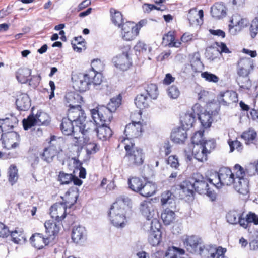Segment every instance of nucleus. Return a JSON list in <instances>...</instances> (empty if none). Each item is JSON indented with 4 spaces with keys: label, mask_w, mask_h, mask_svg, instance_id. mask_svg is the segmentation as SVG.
<instances>
[{
    "label": "nucleus",
    "mask_w": 258,
    "mask_h": 258,
    "mask_svg": "<svg viewBox=\"0 0 258 258\" xmlns=\"http://www.w3.org/2000/svg\"><path fill=\"white\" fill-rule=\"evenodd\" d=\"M73 174H69L61 171L59 172L57 180L61 185H68L71 183Z\"/></svg>",
    "instance_id": "nucleus-50"
},
{
    "label": "nucleus",
    "mask_w": 258,
    "mask_h": 258,
    "mask_svg": "<svg viewBox=\"0 0 258 258\" xmlns=\"http://www.w3.org/2000/svg\"><path fill=\"white\" fill-rule=\"evenodd\" d=\"M219 183H214L213 179L203 176L199 172L194 173L188 180H185L179 185L180 189L186 197H194L195 192L206 195L212 202L216 201L217 194L213 188H219Z\"/></svg>",
    "instance_id": "nucleus-1"
},
{
    "label": "nucleus",
    "mask_w": 258,
    "mask_h": 258,
    "mask_svg": "<svg viewBox=\"0 0 258 258\" xmlns=\"http://www.w3.org/2000/svg\"><path fill=\"white\" fill-rule=\"evenodd\" d=\"M161 231L160 228L157 227H150L149 230L148 241L153 246L158 245L161 238Z\"/></svg>",
    "instance_id": "nucleus-27"
},
{
    "label": "nucleus",
    "mask_w": 258,
    "mask_h": 258,
    "mask_svg": "<svg viewBox=\"0 0 258 258\" xmlns=\"http://www.w3.org/2000/svg\"><path fill=\"white\" fill-rule=\"evenodd\" d=\"M35 116L37 124L39 125L47 126L50 122V118L49 115L42 110H38Z\"/></svg>",
    "instance_id": "nucleus-39"
},
{
    "label": "nucleus",
    "mask_w": 258,
    "mask_h": 258,
    "mask_svg": "<svg viewBox=\"0 0 258 258\" xmlns=\"http://www.w3.org/2000/svg\"><path fill=\"white\" fill-rule=\"evenodd\" d=\"M195 115L192 113H186L180 120L181 127L189 130L193 126L195 122Z\"/></svg>",
    "instance_id": "nucleus-36"
},
{
    "label": "nucleus",
    "mask_w": 258,
    "mask_h": 258,
    "mask_svg": "<svg viewBox=\"0 0 258 258\" xmlns=\"http://www.w3.org/2000/svg\"><path fill=\"white\" fill-rule=\"evenodd\" d=\"M247 228L249 239H258V229L254 227H245Z\"/></svg>",
    "instance_id": "nucleus-62"
},
{
    "label": "nucleus",
    "mask_w": 258,
    "mask_h": 258,
    "mask_svg": "<svg viewBox=\"0 0 258 258\" xmlns=\"http://www.w3.org/2000/svg\"><path fill=\"white\" fill-rule=\"evenodd\" d=\"M145 90L148 97L152 99H156L158 96V87L156 84L151 83L145 87Z\"/></svg>",
    "instance_id": "nucleus-46"
},
{
    "label": "nucleus",
    "mask_w": 258,
    "mask_h": 258,
    "mask_svg": "<svg viewBox=\"0 0 258 258\" xmlns=\"http://www.w3.org/2000/svg\"><path fill=\"white\" fill-rule=\"evenodd\" d=\"M122 99V96L119 94L111 98L107 106L98 105L95 108L91 109V114L97 115L101 118V120L111 122L113 118L112 113L115 112L120 106Z\"/></svg>",
    "instance_id": "nucleus-5"
},
{
    "label": "nucleus",
    "mask_w": 258,
    "mask_h": 258,
    "mask_svg": "<svg viewBox=\"0 0 258 258\" xmlns=\"http://www.w3.org/2000/svg\"><path fill=\"white\" fill-rule=\"evenodd\" d=\"M135 104L140 109L147 108L149 106V98L143 94H139L135 99Z\"/></svg>",
    "instance_id": "nucleus-41"
},
{
    "label": "nucleus",
    "mask_w": 258,
    "mask_h": 258,
    "mask_svg": "<svg viewBox=\"0 0 258 258\" xmlns=\"http://www.w3.org/2000/svg\"><path fill=\"white\" fill-rule=\"evenodd\" d=\"M132 203L131 200L127 197H118L110 207L108 214L126 215L131 212Z\"/></svg>",
    "instance_id": "nucleus-11"
},
{
    "label": "nucleus",
    "mask_w": 258,
    "mask_h": 258,
    "mask_svg": "<svg viewBox=\"0 0 258 258\" xmlns=\"http://www.w3.org/2000/svg\"><path fill=\"white\" fill-rule=\"evenodd\" d=\"M241 31L240 28H239L237 24L233 23V20H230V24L229 25V33L235 35Z\"/></svg>",
    "instance_id": "nucleus-63"
},
{
    "label": "nucleus",
    "mask_w": 258,
    "mask_h": 258,
    "mask_svg": "<svg viewBox=\"0 0 258 258\" xmlns=\"http://www.w3.org/2000/svg\"><path fill=\"white\" fill-rule=\"evenodd\" d=\"M256 135L257 134L255 131L249 130L243 132L241 137L245 140L246 144H249L253 143V141L255 139Z\"/></svg>",
    "instance_id": "nucleus-48"
},
{
    "label": "nucleus",
    "mask_w": 258,
    "mask_h": 258,
    "mask_svg": "<svg viewBox=\"0 0 258 258\" xmlns=\"http://www.w3.org/2000/svg\"><path fill=\"white\" fill-rule=\"evenodd\" d=\"M187 130L182 127L174 128L171 133V140L176 144L184 143L187 138Z\"/></svg>",
    "instance_id": "nucleus-21"
},
{
    "label": "nucleus",
    "mask_w": 258,
    "mask_h": 258,
    "mask_svg": "<svg viewBox=\"0 0 258 258\" xmlns=\"http://www.w3.org/2000/svg\"><path fill=\"white\" fill-rule=\"evenodd\" d=\"M204 131H199L195 133L191 137V144L189 146L201 144L205 139L204 137Z\"/></svg>",
    "instance_id": "nucleus-55"
},
{
    "label": "nucleus",
    "mask_w": 258,
    "mask_h": 258,
    "mask_svg": "<svg viewBox=\"0 0 258 258\" xmlns=\"http://www.w3.org/2000/svg\"><path fill=\"white\" fill-rule=\"evenodd\" d=\"M65 99L66 104L70 108L68 110L69 115L71 117L72 114L78 115L77 118L74 121L76 123L82 124V123L80 122L86 118L81 105L83 102V97L78 93L71 91L66 93Z\"/></svg>",
    "instance_id": "nucleus-4"
},
{
    "label": "nucleus",
    "mask_w": 258,
    "mask_h": 258,
    "mask_svg": "<svg viewBox=\"0 0 258 258\" xmlns=\"http://www.w3.org/2000/svg\"><path fill=\"white\" fill-rule=\"evenodd\" d=\"M198 99L201 102L208 103L209 101V92L202 90L198 93Z\"/></svg>",
    "instance_id": "nucleus-64"
},
{
    "label": "nucleus",
    "mask_w": 258,
    "mask_h": 258,
    "mask_svg": "<svg viewBox=\"0 0 258 258\" xmlns=\"http://www.w3.org/2000/svg\"><path fill=\"white\" fill-rule=\"evenodd\" d=\"M164 210L161 213V217L165 225L171 224L175 219V212L179 211H174L173 209H163Z\"/></svg>",
    "instance_id": "nucleus-30"
},
{
    "label": "nucleus",
    "mask_w": 258,
    "mask_h": 258,
    "mask_svg": "<svg viewBox=\"0 0 258 258\" xmlns=\"http://www.w3.org/2000/svg\"><path fill=\"white\" fill-rule=\"evenodd\" d=\"M167 163L175 169H177L179 165L178 157L176 155L170 156L167 160Z\"/></svg>",
    "instance_id": "nucleus-60"
},
{
    "label": "nucleus",
    "mask_w": 258,
    "mask_h": 258,
    "mask_svg": "<svg viewBox=\"0 0 258 258\" xmlns=\"http://www.w3.org/2000/svg\"><path fill=\"white\" fill-rule=\"evenodd\" d=\"M54 141H56V136H51L49 146L45 147L40 154L41 159L47 163H51L54 157L59 153L56 144L53 142Z\"/></svg>",
    "instance_id": "nucleus-14"
},
{
    "label": "nucleus",
    "mask_w": 258,
    "mask_h": 258,
    "mask_svg": "<svg viewBox=\"0 0 258 258\" xmlns=\"http://www.w3.org/2000/svg\"><path fill=\"white\" fill-rule=\"evenodd\" d=\"M200 144L203 148H204L206 149V152L207 155L210 154L212 151H213L217 146L216 140L214 138H211L209 139H205Z\"/></svg>",
    "instance_id": "nucleus-44"
},
{
    "label": "nucleus",
    "mask_w": 258,
    "mask_h": 258,
    "mask_svg": "<svg viewBox=\"0 0 258 258\" xmlns=\"http://www.w3.org/2000/svg\"><path fill=\"white\" fill-rule=\"evenodd\" d=\"M156 185L151 182H144L140 194L144 197H149L156 192Z\"/></svg>",
    "instance_id": "nucleus-31"
},
{
    "label": "nucleus",
    "mask_w": 258,
    "mask_h": 258,
    "mask_svg": "<svg viewBox=\"0 0 258 258\" xmlns=\"http://www.w3.org/2000/svg\"><path fill=\"white\" fill-rule=\"evenodd\" d=\"M211 14L213 17L219 19L225 16L226 12L223 6L217 3L211 8Z\"/></svg>",
    "instance_id": "nucleus-40"
},
{
    "label": "nucleus",
    "mask_w": 258,
    "mask_h": 258,
    "mask_svg": "<svg viewBox=\"0 0 258 258\" xmlns=\"http://www.w3.org/2000/svg\"><path fill=\"white\" fill-rule=\"evenodd\" d=\"M163 41H166L168 43V46L170 47H178L176 45L177 42L175 41V37L174 32L173 31H169L163 36Z\"/></svg>",
    "instance_id": "nucleus-51"
},
{
    "label": "nucleus",
    "mask_w": 258,
    "mask_h": 258,
    "mask_svg": "<svg viewBox=\"0 0 258 258\" xmlns=\"http://www.w3.org/2000/svg\"><path fill=\"white\" fill-rule=\"evenodd\" d=\"M144 181L139 177H133L128 179V184L129 188L133 191L140 193Z\"/></svg>",
    "instance_id": "nucleus-38"
},
{
    "label": "nucleus",
    "mask_w": 258,
    "mask_h": 258,
    "mask_svg": "<svg viewBox=\"0 0 258 258\" xmlns=\"http://www.w3.org/2000/svg\"><path fill=\"white\" fill-rule=\"evenodd\" d=\"M226 249L221 247H218L216 249H211L207 251V258H227L225 256Z\"/></svg>",
    "instance_id": "nucleus-42"
},
{
    "label": "nucleus",
    "mask_w": 258,
    "mask_h": 258,
    "mask_svg": "<svg viewBox=\"0 0 258 258\" xmlns=\"http://www.w3.org/2000/svg\"><path fill=\"white\" fill-rule=\"evenodd\" d=\"M40 80L41 76L40 75H33L29 77L28 82L30 86L33 87H36L39 85Z\"/></svg>",
    "instance_id": "nucleus-61"
},
{
    "label": "nucleus",
    "mask_w": 258,
    "mask_h": 258,
    "mask_svg": "<svg viewBox=\"0 0 258 258\" xmlns=\"http://www.w3.org/2000/svg\"><path fill=\"white\" fill-rule=\"evenodd\" d=\"M15 103L19 111H27L31 106V99L27 94L21 93L18 96Z\"/></svg>",
    "instance_id": "nucleus-23"
},
{
    "label": "nucleus",
    "mask_w": 258,
    "mask_h": 258,
    "mask_svg": "<svg viewBox=\"0 0 258 258\" xmlns=\"http://www.w3.org/2000/svg\"><path fill=\"white\" fill-rule=\"evenodd\" d=\"M18 169L16 166L11 165L9 169V181L13 185L18 179Z\"/></svg>",
    "instance_id": "nucleus-53"
},
{
    "label": "nucleus",
    "mask_w": 258,
    "mask_h": 258,
    "mask_svg": "<svg viewBox=\"0 0 258 258\" xmlns=\"http://www.w3.org/2000/svg\"><path fill=\"white\" fill-rule=\"evenodd\" d=\"M110 13L112 23L115 26L121 27V26L124 23L122 13L113 8L110 9Z\"/></svg>",
    "instance_id": "nucleus-32"
},
{
    "label": "nucleus",
    "mask_w": 258,
    "mask_h": 258,
    "mask_svg": "<svg viewBox=\"0 0 258 258\" xmlns=\"http://www.w3.org/2000/svg\"><path fill=\"white\" fill-rule=\"evenodd\" d=\"M219 184L221 185H231L235 181V175L231 169L227 167H221L216 173Z\"/></svg>",
    "instance_id": "nucleus-17"
},
{
    "label": "nucleus",
    "mask_w": 258,
    "mask_h": 258,
    "mask_svg": "<svg viewBox=\"0 0 258 258\" xmlns=\"http://www.w3.org/2000/svg\"><path fill=\"white\" fill-rule=\"evenodd\" d=\"M18 120L16 117L11 116L10 118L6 117L5 119H0V124L5 131L13 129L17 125Z\"/></svg>",
    "instance_id": "nucleus-37"
},
{
    "label": "nucleus",
    "mask_w": 258,
    "mask_h": 258,
    "mask_svg": "<svg viewBox=\"0 0 258 258\" xmlns=\"http://www.w3.org/2000/svg\"><path fill=\"white\" fill-rule=\"evenodd\" d=\"M85 149L86 153L88 155L95 154L99 150V146L94 142H87Z\"/></svg>",
    "instance_id": "nucleus-54"
},
{
    "label": "nucleus",
    "mask_w": 258,
    "mask_h": 258,
    "mask_svg": "<svg viewBox=\"0 0 258 258\" xmlns=\"http://www.w3.org/2000/svg\"><path fill=\"white\" fill-rule=\"evenodd\" d=\"M135 27L134 23L131 21H126L121 26L122 38L124 40L132 41L138 35V28Z\"/></svg>",
    "instance_id": "nucleus-19"
},
{
    "label": "nucleus",
    "mask_w": 258,
    "mask_h": 258,
    "mask_svg": "<svg viewBox=\"0 0 258 258\" xmlns=\"http://www.w3.org/2000/svg\"><path fill=\"white\" fill-rule=\"evenodd\" d=\"M122 53L113 57L112 62L114 66L121 71H127L133 65V61L130 57L131 47L129 45H123L120 46Z\"/></svg>",
    "instance_id": "nucleus-9"
},
{
    "label": "nucleus",
    "mask_w": 258,
    "mask_h": 258,
    "mask_svg": "<svg viewBox=\"0 0 258 258\" xmlns=\"http://www.w3.org/2000/svg\"><path fill=\"white\" fill-rule=\"evenodd\" d=\"M243 225L248 226V224L253 223L258 225V215L252 212H249L245 217H243Z\"/></svg>",
    "instance_id": "nucleus-47"
},
{
    "label": "nucleus",
    "mask_w": 258,
    "mask_h": 258,
    "mask_svg": "<svg viewBox=\"0 0 258 258\" xmlns=\"http://www.w3.org/2000/svg\"><path fill=\"white\" fill-rule=\"evenodd\" d=\"M78 117V115L75 114H72V116L70 117L68 114L67 117H63L62 119L61 122L60 124V129L62 133L66 136H72L74 135L75 130H78L79 132H81L83 135H86L88 132V128H86V125L85 123L86 119L80 123L82 124L76 123L74 120Z\"/></svg>",
    "instance_id": "nucleus-8"
},
{
    "label": "nucleus",
    "mask_w": 258,
    "mask_h": 258,
    "mask_svg": "<svg viewBox=\"0 0 258 258\" xmlns=\"http://www.w3.org/2000/svg\"><path fill=\"white\" fill-rule=\"evenodd\" d=\"M30 241L32 246L38 249H41L49 244L45 237L40 233L33 234L30 237Z\"/></svg>",
    "instance_id": "nucleus-24"
},
{
    "label": "nucleus",
    "mask_w": 258,
    "mask_h": 258,
    "mask_svg": "<svg viewBox=\"0 0 258 258\" xmlns=\"http://www.w3.org/2000/svg\"><path fill=\"white\" fill-rule=\"evenodd\" d=\"M45 234L44 235L49 244L54 242L60 231V227H45Z\"/></svg>",
    "instance_id": "nucleus-34"
},
{
    "label": "nucleus",
    "mask_w": 258,
    "mask_h": 258,
    "mask_svg": "<svg viewBox=\"0 0 258 258\" xmlns=\"http://www.w3.org/2000/svg\"><path fill=\"white\" fill-rule=\"evenodd\" d=\"M31 73V69L26 67L20 68L16 71V77L18 81L20 83H26L28 82Z\"/></svg>",
    "instance_id": "nucleus-29"
},
{
    "label": "nucleus",
    "mask_w": 258,
    "mask_h": 258,
    "mask_svg": "<svg viewBox=\"0 0 258 258\" xmlns=\"http://www.w3.org/2000/svg\"><path fill=\"white\" fill-rule=\"evenodd\" d=\"M211 105L216 106L214 110L210 109L209 110H205L203 113H201L198 116L201 126L204 128H207L211 126L213 121L212 116L217 115L220 111L219 106L214 103H212Z\"/></svg>",
    "instance_id": "nucleus-18"
},
{
    "label": "nucleus",
    "mask_w": 258,
    "mask_h": 258,
    "mask_svg": "<svg viewBox=\"0 0 258 258\" xmlns=\"http://www.w3.org/2000/svg\"><path fill=\"white\" fill-rule=\"evenodd\" d=\"M217 99L220 104L226 106L233 103H236L238 101L237 92L232 90L220 92L218 95Z\"/></svg>",
    "instance_id": "nucleus-20"
},
{
    "label": "nucleus",
    "mask_w": 258,
    "mask_h": 258,
    "mask_svg": "<svg viewBox=\"0 0 258 258\" xmlns=\"http://www.w3.org/2000/svg\"><path fill=\"white\" fill-rule=\"evenodd\" d=\"M177 201V198L170 190H166L161 194V204L163 209L179 211V207Z\"/></svg>",
    "instance_id": "nucleus-15"
},
{
    "label": "nucleus",
    "mask_w": 258,
    "mask_h": 258,
    "mask_svg": "<svg viewBox=\"0 0 258 258\" xmlns=\"http://www.w3.org/2000/svg\"><path fill=\"white\" fill-rule=\"evenodd\" d=\"M22 123L25 130H28L37 124L35 116L33 113L30 114L27 119H24Z\"/></svg>",
    "instance_id": "nucleus-49"
},
{
    "label": "nucleus",
    "mask_w": 258,
    "mask_h": 258,
    "mask_svg": "<svg viewBox=\"0 0 258 258\" xmlns=\"http://www.w3.org/2000/svg\"><path fill=\"white\" fill-rule=\"evenodd\" d=\"M191 69L195 72H200L204 68V64L201 60L200 54L196 52L189 56Z\"/></svg>",
    "instance_id": "nucleus-28"
},
{
    "label": "nucleus",
    "mask_w": 258,
    "mask_h": 258,
    "mask_svg": "<svg viewBox=\"0 0 258 258\" xmlns=\"http://www.w3.org/2000/svg\"><path fill=\"white\" fill-rule=\"evenodd\" d=\"M91 116L96 126L95 130L98 138L102 141L109 140L113 135V131L108 126L110 122L101 120V118L97 115L91 114Z\"/></svg>",
    "instance_id": "nucleus-12"
},
{
    "label": "nucleus",
    "mask_w": 258,
    "mask_h": 258,
    "mask_svg": "<svg viewBox=\"0 0 258 258\" xmlns=\"http://www.w3.org/2000/svg\"><path fill=\"white\" fill-rule=\"evenodd\" d=\"M184 246L192 253L199 252L201 255L206 256L208 249L202 248V240L198 236H184L182 238Z\"/></svg>",
    "instance_id": "nucleus-10"
},
{
    "label": "nucleus",
    "mask_w": 258,
    "mask_h": 258,
    "mask_svg": "<svg viewBox=\"0 0 258 258\" xmlns=\"http://www.w3.org/2000/svg\"><path fill=\"white\" fill-rule=\"evenodd\" d=\"M234 172L235 175V179H237L239 178L244 177L245 175V171L243 168L238 164H236L234 166Z\"/></svg>",
    "instance_id": "nucleus-58"
},
{
    "label": "nucleus",
    "mask_w": 258,
    "mask_h": 258,
    "mask_svg": "<svg viewBox=\"0 0 258 258\" xmlns=\"http://www.w3.org/2000/svg\"><path fill=\"white\" fill-rule=\"evenodd\" d=\"M20 141L19 134L15 131H7L4 133V137L2 143L5 144L6 142L11 143L12 148H15L19 145Z\"/></svg>",
    "instance_id": "nucleus-26"
},
{
    "label": "nucleus",
    "mask_w": 258,
    "mask_h": 258,
    "mask_svg": "<svg viewBox=\"0 0 258 258\" xmlns=\"http://www.w3.org/2000/svg\"><path fill=\"white\" fill-rule=\"evenodd\" d=\"M205 148H203L200 144L189 146V151L185 150L184 152L187 159L189 161L192 159V156L199 161H206L208 159V155Z\"/></svg>",
    "instance_id": "nucleus-13"
},
{
    "label": "nucleus",
    "mask_w": 258,
    "mask_h": 258,
    "mask_svg": "<svg viewBox=\"0 0 258 258\" xmlns=\"http://www.w3.org/2000/svg\"><path fill=\"white\" fill-rule=\"evenodd\" d=\"M235 190L239 194L246 195L249 192V180L246 178H239L233 182Z\"/></svg>",
    "instance_id": "nucleus-25"
},
{
    "label": "nucleus",
    "mask_w": 258,
    "mask_h": 258,
    "mask_svg": "<svg viewBox=\"0 0 258 258\" xmlns=\"http://www.w3.org/2000/svg\"><path fill=\"white\" fill-rule=\"evenodd\" d=\"M167 92L168 96L172 99L177 98L180 94L178 87L174 85L169 87Z\"/></svg>",
    "instance_id": "nucleus-57"
},
{
    "label": "nucleus",
    "mask_w": 258,
    "mask_h": 258,
    "mask_svg": "<svg viewBox=\"0 0 258 258\" xmlns=\"http://www.w3.org/2000/svg\"><path fill=\"white\" fill-rule=\"evenodd\" d=\"M147 48L148 50L150 52L152 50L151 47H148L144 42L142 41H139L134 47L135 51H136V54L137 55H140L141 53H143L146 52Z\"/></svg>",
    "instance_id": "nucleus-52"
},
{
    "label": "nucleus",
    "mask_w": 258,
    "mask_h": 258,
    "mask_svg": "<svg viewBox=\"0 0 258 258\" xmlns=\"http://www.w3.org/2000/svg\"><path fill=\"white\" fill-rule=\"evenodd\" d=\"M111 224L113 226H124L127 224L126 215L108 214Z\"/></svg>",
    "instance_id": "nucleus-35"
},
{
    "label": "nucleus",
    "mask_w": 258,
    "mask_h": 258,
    "mask_svg": "<svg viewBox=\"0 0 258 258\" xmlns=\"http://www.w3.org/2000/svg\"><path fill=\"white\" fill-rule=\"evenodd\" d=\"M237 69V75L236 81L240 88L243 89L249 90L251 86V82L248 76L251 71L254 69L253 60L250 58L240 60Z\"/></svg>",
    "instance_id": "nucleus-6"
},
{
    "label": "nucleus",
    "mask_w": 258,
    "mask_h": 258,
    "mask_svg": "<svg viewBox=\"0 0 258 258\" xmlns=\"http://www.w3.org/2000/svg\"><path fill=\"white\" fill-rule=\"evenodd\" d=\"M258 32V18L255 17L252 21L250 27V33L252 38H254Z\"/></svg>",
    "instance_id": "nucleus-59"
},
{
    "label": "nucleus",
    "mask_w": 258,
    "mask_h": 258,
    "mask_svg": "<svg viewBox=\"0 0 258 258\" xmlns=\"http://www.w3.org/2000/svg\"><path fill=\"white\" fill-rule=\"evenodd\" d=\"M184 253L185 251L183 249L172 246L168 249L166 255L168 258H181V256Z\"/></svg>",
    "instance_id": "nucleus-45"
},
{
    "label": "nucleus",
    "mask_w": 258,
    "mask_h": 258,
    "mask_svg": "<svg viewBox=\"0 0 258 258\" xmlns=\"http://www.w3.org/2000/svg\"><path fill=\"white\" fill-rule=\"evenodd\" d=\"M124 144L125 154L124 158L126 160L128 166L133 167L142 165L145 159L143 149L136 147L132 141L129 143H125Z\"/></svg>",
    "instance_id": "nucleus-7"
},
{
    "label": "nucleus",
    "mask_w": 258,
    "mask_h": 258,
    "mask_svg": "<svg viewBox=\"0 0 258 258\" xmlns=\"http://www.w3.org/2000/svg\"><path fill=\"white\" fill-rule=\"evenodd\" d=\"M143 131V125L140 121H132L125 126L124 134L126 137L124 141H132L133 138L140 136Z\"/></svg>",
    "instance_id": "nucleus-16"
},
{
    "label": "nucleus",
    "mask_w": 258,
    "mask_h": 258,
    "mask_svg": "<svg viewBox=\"0 0 258 258\" xmlns=\"http://www.w3.org/2000/svg\"><path fill=\"white\" fill-rule=\"evenodd\" d=\"M86 236L85 227H74L72 232V239L74 242L78 243Z\"/></svg>",
    "instance_id": "nucleus-33"
},
{
    "label": "nucleus",
    "mask_w": 258,
    "mask_h": 258,
    "mask_svg": "<svg viewBox=\"0 0 258 258\" xmlns=\"http://www.w3.org/2000/svg\"><path fill=\"white\" fill-rule=\"evenodd\" d=\"M201 77L209 82L217 83L219 81L218 76L207 71L202 73Z\"/></svg>",
    "instance_id": "nucleus-56"
},
{
    "label": "nucleus",
    "mask_w": 258,
    "mask_h": 258,
    "mask_svg": "<svg viewBox=\"0 0 258 258\" xmlns=\"http://www.w3.org/2000/svg\"><path fill=\"white\" fill-rule=\"evenodd\" d=\"M244 212H241L239 210L230 211L226 214V219L227 222L230 224H237L239 226H244L243 224V215Z\"/></svg>",
    "instance_id": "nucleus-22"
},
{
    "label": "nucleus",
    "mask_w": 258,
    "mask_h": 258,
    "mask_svg": "<svg viewBox=\"0 0 258 258\" xmlns=\"http://www.w3.org/2000/svg\"><path fill=\"white\" fill-rule=\"evenodd\" d=\"M74 79L72 77L73 88L77 91L84 92L92 85L94 86L100 85L102 82V75L92 67L83 75L82 78Z\"/></svg>",
    "instance_id": "nucleus-2"
},
{
    "label": "nucleus",
    "mask_w": 258,
    "mask_h": 258,
    "mask_svg": "<svg viewBox=\"0 0 258 258\" xmlns=\"http://www.w3.org/2000/svg\"><path fill=\"white\" fill-rule=\"evenodd\" d=\"M78 197V194L74 196L75 200L70 204H69V202L64 201V198L61 197L63 201L56 203L50 208V215L51 218L55 219V222H59L66 217L68 221L70 220L72 221V223L69 224V226H73L75 224L76 216L73 214L67 215L66 210L68 208H71L77 202Z\"/></svg>",
    "instance_id": "nucleus-3"
},
{
    "label": "nucleus",
    "mask_w": 258,
    "mask_h": 258,
    "mask_svg": "<svg viewBox=\"0 0 258 258\" xmlns=\"http://www.w3.org/2000/svg\"><path fill=\"white\" fill-rule=\"evenodd\" d=\"M13 241L16 244H21L26 240V238L21 229L17 228L15 230L10 232Z\"/></svg>",
    "instance_id": "nucleus-43"
}]
</instances>
